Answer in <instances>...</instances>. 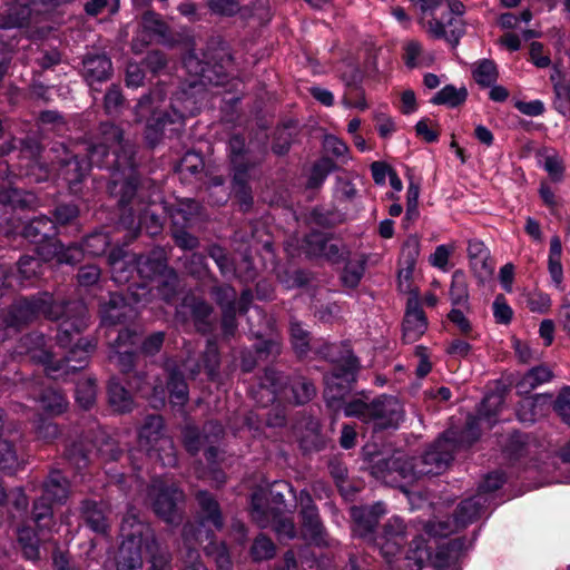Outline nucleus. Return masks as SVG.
<instances>
[{"label": "nucleus", "instance_id": "f257e3e1", "mask_svg": "<svg viewBox=\"0 0 570 570\" xmlns=\"http://www.w3.org/2000/svg\"><path fill=\"white\" fill-rule=\"evenodd\" d=\"M89 161L78 156L66 160L59 176L77 191V185L85 178L90 166L112 169V178L108 186L111 195L119 196L121 206L131 202L137 190L132 146L122 139V131L114 124L105 122L99 128V136L88 147Z\"/></svg>", "mask_w": 570, "mask_h": 570}, {"label": "nucleus", "instance_id": "f03ea898", "mask_svg": "<svg viewBox=\"0 0 570 570\" xmlns=\"http://www.w3.org/2000/svg\"><path fill=\"white\" fill-rule=\"evenodd\" d=\"M40 314L51 320H61L57 341L65 348L88 326V313L82 302L56 303L48 293L39 298L18 301L11 307L6 323L9 327H19Z\"/></svg>", "mask_w": 570, "mask_h": 570}, {"label": "nucleus", "instance_id": "7ed1b4c3", "mask_svg": "<svg viewBox=\"0 0 570 570\" xmlns=\"http://www.w3.org/2000/svg\"><path fill=\"white\" fill-rule=\"evenodd\" d=\"M197 501L199 505L198 527L195 528L194 524H186L184 527L183 537L187 552L184 557L183 570H206L199 561V553L191 547L194 541L203 543L204 540L208 541L204 547L205 551L215 559L217 569L233 570L226 546L212 540V527L215 530H219L223 527V517L218 502L206 491L197 493Z\"/></svg>", "mask_w": 570, "mask_h": 570}, {"label": "nucleus", "instance_id": "20e7f679", "mask_svg": "<svg viewBox=\"0 0 570 570\" xmlns=\"http://www.w3.org/2000/svg\"><path fill=\"white\" fill-rule=\"evenodd\" d=\"M124 540L117 556V570H141L144 553L149 558L153 570H164L169 561L154 538L149 525L136 515H127L121 524Z\"/></svg>", "mask_w": 570, "mask_h": 570}, {"label": "nucleus", "instance_id": "39448f33", "mask_svg": "<svg viewBox=\"0 0 570 570\" xmlns=\"http://www.w3.org/2000/svg\"><path fill=\"white\" fill-rule=\"evenodd\" d=\"M163 100V91L156 90L149 96H144L135 108L136 120L138 122L146 120L147 122V139L150 144H155L157 140V137H150L151 131L158 134L163 131L167 125L175 126L170 131H179L183 127L184 119L188 116H195L199 110L196 101L185 91L177 94L171 100L173 116L159 112L158 106H154Z\"/></svg>", "mask_w": 570, "mask_h": 570}, {"label": "nucleus", "instance_id": "423d86ee", "mask_svg": "<svg viewBox=\"0 0 570 570\" xmlns=\"http://www.w3.org/2000/svg\"><path fill=\"white\" fill-rule=\"evenodd\" d=\"M344 415L357 417L364 423L372 424L375 430L397 428L403 420L404 411L402 404L393 396H380L371 403L362 400L347 402L344 407Z\"/></svg>", "mask_w": 570, "mask_h": 570}, {"label": "nucleus", "instance_id": "0eeeda50", "mask_svg": "<svg viewBox=\"0 0 570 570\" xmlns=\"http://www.w3.org/2000/svg\"><path fill=\"white\" fill-rule=\"evenodd\" d=\"M314 385L302 376H295L289 382L283 374L267 370L261 385V393L266 394L267 401L262 403L266 406L276 400H286L294 404H304L315 395Z\"/></svg>", "mask_w": 570, "mask_h": 570}, {"label": "nucleus", "instance_id": "6e6552de", "mask_svg": "<svg viewBox=\"0 0 570 570\" xmlns=\"http://www.w3.org/2000/svg\"><path fill=\"white\" fill-rule=\"evenodd\" d=\"M94 350L95 344L91 341L79 337L63 360L55 361L53 355L43 348H28V353L32 360L45 366V372L49 377L57 380L70 372L83 368Z\"/></svg>", "mask_w": 570, "mask_h": 570}, {"label": "nucleus", "instance_id": "1a4fd4ad", "mask_svg": "<svg viewBox=\"0 0 570 570\" xmlns=\"http://www.w3.org/2000/svg\"><path fill=\"white\" fill-rule=\"evenodd\" d=\"M109 244L110 239L107 234L95 233L83 240L82 248L76 245L65 248L59 243L50 242L41 247L39 255L46 261L56 258L58 264H75L81 259L83 253L94 256L102 255Z\"/></svg>", "mask_w": 570, "mask_h": 570}, {"label": "nucleus", "instance_id": "9d476101", "mask_svg": "<svg viewBox=\"0 0 570 570\" xmlns=\"http://www.w3.org/2000/svg\"><path fill=\"white\" fill-rule=\"evenodd\" d=\"M438 9H442V17L439 19L433 14L431 18L421 22L428 32L434 38H445L449 42L456 43L459 38L463 35V23L461 16L464 11V6L459 0H445L439 4Z\"/></svg>", "mask_w": 570, "mask_h": 570}, {"label": "nucleus", "instance_id": "9b49d317", "mask_svg": "<svg viewBox=\"0 0 570 570\" xmlns=\"http://www.w3.org/2000/svg\"><path fill=\"white\" fill-rule=\"evenodd\" d=\"M69 495V483L58 471L50 473L48 480L43 483V493L33 504V520L40 531L50 527L52 523V503L62 504Z\"/></svg>", "mask_w": 570, "mask_h": 570}, {"label": "nucleus", "instance_id": "f8f14e48", "mask_svg": "<svg viewBox=\"0 0 570 570\" xmlns=\"http://www.w3.org/2000/svg\"><path fill=\"white\" fill-rule=\"evenodd\" d=\"M485 502L487 498L481 493L462 501L453 520L431 521L425 525L426 533L431 537H448L452 532L473 522L480 515L481 509Z\"/></svg>", "mask_w": 570, "mask_h": 570}, {"label": "nucleus", "instance_id": "ddd939ff", "mask_svg": "<svg viewBox=\"0 0 570 570\" xmlns=\"http://www.w3.org/2000/svg\"><path fill=\"white\" fill-rule=\"evenodd\" d=\"M149 497L154 511L167 523L180 520L177 505L183 501L184 494L174 483L169 484L163 479L154 480L149 488Z\"/></svg>", "mask_w": 570, "mask_h": 570}, {"label": "nucleus", "instance_id": "4468645a", "mask_svg": "<svg viewBox=\"0 0 570 570\" xmlns=\"http://www.w3.org/2000/svg\"><path fill=\"white\" fill-rule=\"evenodd\" d=\"M266 494L263 490L256 491L252 495V518L261 527L273 525L279 539H293L295 537V525L292 519L283 517L278 509H266Z\"/></svg>", "mask_w": 570, "mask_h": 570}, {"label": "nucleus", "instance_id": "2eb2a0df", "mask_svg": "<svg viewBox=\"0 0 570 570\" xmlns=\"http://www.w3.org/2000/svg\"><path fill=\"white\" fill-rule=\"evenodd\" d=\"M454 448V443L446 438L435 441L421 459L422 466L416 463L412 465L413 475L441 473L453 460Z\"/></svg>", "mask_w": 570, "mask_h": 570}, {"label": "nucleus", "instance_id": "dca6fc26", "mask_svg": "<svg viewBox=\"0 0 570 570\" xmlns=\"http://www.w3.org/2000/svg\"><path fill=\"white\" fill-rule=\"evenodd\" d=\"M428 328V320L421 307L419 293L414 292L407 298L403 321V338L406 342L417 341Z\"/></svg>", "mask_w": 570, "mask_h": 570}, {"label": "nucleus", "instance_id": "f3484780", "mask_svg": "<svg viewBox=\"0 0 570 570\" xmlns=\"http://www.w3.org/2000/svg\"><path fill=\"white\" fill-rule=\"evenodd\" d=\"M303 535L316 546L327 544L326 533L309 494L301 493Z\"/></svg>", "mask_w": 570, "mask_h": 570}, {"label": "nucleus", "instance_id": "a211bd4d", "mask_svg": "<svg viewBox=\"0 0 570 570\" xmlns=\"http://www.w3.org/2000/svg\"><path fill=\"white\" fill-rule=\"evenodd\" d=\"M405 529L406 527L400 518H392L385 524L383 534L376 539L375 544L387 562H391V559L404 546L406 541Z\"/></svg>", "mask_w": 570, "mask_h": 570}, {"label": "nucleus", "instance_id": "6ab92c4d", "mask_svg": "<svg viewBox=\"0 0 570 570\" xmlns=\"http://www.w3.org/2000/svg\"><path fill=\"white\" fill-rule=\"evenodd\" d=\"M136 338V334L126 328L118 332L111 345L109 358L116 362L122 372H129L134 365Z\"/></svg>", "mask_w": 570, "mask_h": 570}, {"label": "nucleus", "instance_id": "aec40b11", "mask_svg": "<svg viewBox=\"0 0 570 570\" xmlns=\"http://www.w3.org/2000/svg\"><path fill=\"white\" fill-rule=\"evenodd\" d=\"M35 197L30 193H24L17 188L3 187L0 188V228L9 236L13 230L4 226L9 223L7 207H26L32 204Z\"/></svg>", "mask_w": 570, "mask_h": 570}, {"label": "nucleus", "instance_id": "412c9836", "mask_svg": "<svg viewBox=\"0 0 570 570\" xmlns=\"http://www.w3.org/2000/svg\"><path fill=\"white\" fill-rule=\"evenodd\" d=\"M468 257L471 269L479 278H487L493 272V266L490 262V252L483 242L471 239L468 243Z\"/></svg>", "mask_w": 570, "mask_h": 570}, {"label": "nucleus", "instance_id": "4be33fe9", "mask_svg": "<svg viewBox=\"0 0 570 570\" xmlns=\"http://www.w3.org/2000/svg\"><path fill=\"white\" fill-rule=\"evenodd\" d=\"M223 433V426L216 422H209L205 425L204 435H200L196 429L188 426L184 431V443L187 451L196 453L204 443H214Z\"/></svg>", "mask_w": 570, "mask_h": 570}, {"label": "nucleus", "instance_id": "5701e85b", "mask_svg": "<svg viewBox=\"0 0 570 570\" xmlns=\"http://www.w3.org/2000/svg\"><path fill=\"white\" fill-rule=\"evenodd\" d=\"M223 433V426L216 422H209L205 425L204 435H200L196 429L188 426L184 431V443L187 451L196 453L204 443H214Z\"/></svg>", "mask_w": 570, "mask_h": 570}, {"label": "nucleus", "instance_id": "b1692460", "mask_svg": "<svg viewBox=\"0 0 570 570\" xmlns=\"http://www.w3.org/2000/svg\"><path fill=\"white\" fill-rule=\"evenodd\" d=\"M217 303L223 308V328L226 335H233L236 328L235 323V301L236 292L230 286H219L214 289Z\"/></svg>", "mask_w": 570, "mask_h": 570}, {"label": "nucleus", "instance_id": "393cba45", "mask_svg": "<svg viewBox=\"0 0 570 570\" xmlns=\"http://www.w3.org/2000/svg\"><path fill=\"white\" fill-rule=\"evenodd\" d=\"M111 70V61L106 55L87 56L83 60V76L90 87L106 81Z\"/></svg>", "mask_w": 570, "mask_h": 570}, {"label": "nucleus", "instance_id": "a878e982", "mask_svg": "<svg viewBox=\"0 0 570 570\" xmlns=\"http://www.w3.org/2000/svg\"><path fill=\"white\" fill-rule=\"evenodd\" d=\"M551 405V395L537 394L521 401L517 415L523 423H533L540 416L546 414V411Z\"/></svg>", "mask_w": 570, "mask_h": 570}, {"label": "nucleus", "instance_id": "bb28decb", "mask_svg": "<svg viewBox=\"0 0 570 570\" xmlns=\"http://www.w3.org/2000/svg\"><path fill=\"white\" fill-rule=\"evenodd\" d=\"M136 267L139 275L144 278H154L163 275L167 278L166 284L175 286L177 283V275L173 269H169L160 258H153L150 256H139L136 259Z\"/></svg>", "mask_w": 570, "mask_h": 570}, {"label": "nucleus", "instance_id": "cd10ccee", "mask_svg": "<svg viewBox=\"0 0 570 570\" xmlns=\"http://www.w3.org/2000/svg\"><path fill=\"white\" fill-rule=\"evenodd\" d=\"M164 421L159 415H150L146 419L144 425L139 431V445L151 453L155 445L163 442V439H168L163 433Z\"/></svg>", "mask_w": 570, "mask_h": 570}, {"label": "nucleus", "instance_id": "c85d7f7f", "mask_svg": "<svg viewBox=\"0 0 570 570\" xmlns=\"http://www.w3.org/2000/svg\"><path fill=\"white\" fill-rule=\"evenodd\" d=\"M403 60L407 68H425L433 65L435 56L425 50L417 40L411 39L404 42Z\"/></svg>", "mask_w": 570, "mask_h": 570}, {"label": "nucleus", "instance_id": "c756f323", "mask_svg": "<svg viewBox=\"0 0 570 570\" xmlns=\"http://www.w3.org/2000/svg\"><path fill=\"white\" fill-rule=\"evenodd\" d=\"M421 244L420 238L416 235H410L401 250V263L404 266L399 273L400 286H402V278L407 281L414 269L415 263L420 256Z\"/></svg>", "mask_w": 570, "mask_h": 570}, {"label": "nucleus", "instance_id": "7c9ffc66", "mask_svg": "<svg viewBox=\"0 0 570 570\" xmlns=\"http://www.w3.org/2000/svg\"><path fill=\"white\" fill-rule=\"evenodd\" d=\"M338 365L335 367L332 377L326 379L327 389L331 390L334 380H340L345 384H350L355 379V373L358 367L357 360L353 356L350 350L344 351V355L340 360H332Z\"/></svg>", "mask_w": 570, "mask_h": 570}, {"label": "nucleus", "instance_id": "2f4dec72", "mask_svg": "<svg viewBox=\"0 0 570 570\" xmlns=\"http://www.w3.org/2000/svg\"><path fill=\"white\" fill-rule=\"evenodd\" d=\"M81 514L87 525L97 533H106L108 520L106 508L101 503L85 501L81 508Z\"/></svg>", "mask_w": 570, "mask_h": 570}, {"label": "nucleus", "instance_id": "473e14b6", "mask_svg": "<svg viewBox=\"0 0 570 570\" xmlns=\"http://www.w3.org/2000/svg\"><path fill=\"white\" fill-rule=\"evenodd\" d=\"M166 370L168 372L167 390L170 403L173 405H184L188 400V387L181 372L171 366L170 363H167Z\"/></svg>", "mask_w": 570, "mask_h": 570}, {"label": "nucleus", "instance_id": "72a5a7b5", "mask_svg": "<svg viewBox=\"0 0 570 570\" xmlns=\"http://www.w3.org/2000/svg\"><path fill=\"white\" fill-rule=\"evenodd\" d=\"M554 88V108L562 115L570 112V86L566 81V76L554 67L550 76Z\"/></svg>", "mask_w": 570, "mask_h": 570}, {"label": "nucleus", "instance_id": "f704fd0d", "mask_svg": "<svg viewBox=\"0 0 570 570\" xmlns=\"http://www.w3.org/2000/svg\"><path fill=\"white\" fill-rule=\"evenodd\" d=\"M131 313V306L121 295L115 293L110 295L109 303L104 308L102 322L110 324L121 323L129 317Z\"/></svg>", "mask_w": 570, "mask_h": 570}, {"label": "nucleus", "instance_id": "c9c22d12", "mask_svg": "<svg viewBox=\"0 0 570 570\" xmlns=\"http://www.w3.org/2000/svg\"><path fill=\"white\" fill-rule=\"evenodd\" d=\"M306 250L312 256H323L330 261H335L340 253L338 246L320 233H313L306 237Z\"/></svg>", "mask_w": 570, "mask_h": 570}, {"label": "nucleus", "instance_id": "e433bc0d", "mask_svg": "<svg viewBox=\"0 0 570 570\" xmlns=\"http://www.w3.org/2000/svg\"><path fill=\"white\" fill-rule=\"evenodd\" d=\"M552 379V372L544 365L535 366L529 370L518 382L519 394H528L539 385L549 382Z\"/></svg>", "mask_w": 570, "mask_h": 570}, {"label": "nucleus", "instance_id": "4c0bfd02", "mask_svg": "<svg viewBox=\"0 0 570 570\" xmlns=\"http://www.w3.org/2000/svg\"><path fill=\"white\" fill-rule=\"evenodd\" d=\"M352 518L365 531H372L381 515L385 513V507L382 502H377L372 507L352 508Z\"/></svg>", "mask_w": 570, "mask_h": 570}, {"label": "nucleus", "instance_id": "58836bf2", "mask_svg": "<svg viewBox=\"0 0 570 570\" xmlns=\"http://www.w3.org/2000/svg\"><path fill=\"white\" fill-rule=\"evenodd\" d=\"M109 403L111 407L119 413H126L132 410V399L127 390L115 379L108 385Z\"/></svg>", "mask_w": 570, "mask_h": 570}, {"label": "nucleus", "instance_id": "ea45409f", "mask_svg": "<svg viewBox=\"0 0 570 570\" xmlns=\"http://www.w3.org/2000/svg\"><path fill=\"white\" fill-rule=\"evenodd\" d=\"M53 224L47 217H38L22 227V236L33 243H39L50 237Z\"/></svg>", "mask_w": 570, "mask_h": 570}, {"label": "nucleus", "instance_id": "a19ab883", "mask_svg": "<svg viewBox=\"0 0 570 570\" xmlns=\"http://www.w3.org/2000/svg\"><path fill=\"white\" fill-rule=\"evenodd\" d=\"M561 242L558 236L551 238L549 253V273L557 287L562 286L563 271L561 265Z\"/></svg>", "mask_w": 570, "mask_h": 570}, {"label": "nucleus", "instance_id": "79ce46f5", "mask_svg": "<svg viewBox=\"0 0 570 570\" xmlns=\"http://www.w3.org/2000/svg\"><path fill=\"white\" fill-rule=\"evenodd\" d=\"M449 295L453 305H465L469 302L468 279L462 271L452 274Z\"/></svg>", "mask_w": 570, "mask_h": 570}, {"label": "nucleus", "instance_id": "37998d69", "mask_svg": "<svg viewBox=\"0 0 570 570\" xmlns=\"http://www.w3.org/2000/svg\"><path fill=\"white\" fill-rule=\"evenodd\" d=\"M229 149L232 163L235 167L234 180L243 184L245 180L246 167L243 164V153L245 150V141L238 136H234L229 140Z\"/></svg>", "mask_w": 570, "mask_h": 570}, {"label": "nucleus", "instance_id": "c03bdc74", "mask_svg": "<svg viewBox=\"0 0 570 570\" xmlns=\"http://www.w3.org/2000/svg\"><path fill=\"white\" fill-rule=\"evenodd\" d=\"M465 88H455L454 86L448 85L438 91L431 99L434 105H448L450 107H456L466 99Z\"/></svg>", "mask_w": 570, "mask_h": 570}, {"label": "nucleus", "instance_id": "a18cd8bd", "mask_svg": "<svg viewBox=\"0 0 570 570\" xmlns=\"http://www.w3.org/2000/svg\"><path fill=\"white\" fill-rule=\"evenodd\" d=\"M472 72L475 81L483 87L493 85L498 79L497 66L489 59L475 62Z\"/></svg>", "mask_w": 570, "mask_h": 570}, {"label": "nucleus", "instance_id": "49530a36", "mask_svg": "<svg viewBox=\"0 0 570 570\" xmlns=\"http://www.w3.org/2000/svg\"><path fill=\"white\" fill-rule=\"evenodd\" d=\"M40 403L42 409L49 414H60L68 405L65 395L53 389H47L42 393Z\"/></svg>", "mask_w": 570, "mask_h": 570}, {"label": "nucleus", "instance_id": "de8ad7c7", "mask_svg": "<svg viewBox=\"0 0 570 570\" xmlns=\"http://www.w3.org/2000/svg\"><path fill=\"white\" fill-rule=\"evenodd\" d=\"M18 541L22 548L23 554L29 560H37L39 558V538L29 528H21L18 531Z\"/></svg>", "mask_w": 570, "mask_h": 570}, {"label": "nucleus", "instance_id": "09e8293b", "mask_svg": "<svg viewBox=\"0 0 570 570\" xmlns=\"http://www.w3.org/2000/svg\"><path fill=\"white\" fill-rule=\"evenodd\" d=\"M96 400V384L92 379H81L76 387V401L83 407L89 409Z\"/></svg>", "mask_w": 570, "mask_h": 570}, {"label": "nucleus", "instance_id": "8fccbe9b", "mask_svg": "<svg viewBox=\"0 0 570 570\" xmlns=\"http://www.w3.org/2000/svg\"><path fill=\"white\" fill-rule=\"evenodd\" d=\"M335 169V164L330 158L320 159L312 168L307 186L316 188L323 184L330 173Z\"/></svg>", "mask_w": 570, "mask_h": 570}, {"label": "nucleus", "instance_id": "3c124183", "mask_svg": "<svg viewBox=\"0 0 570 570\" xmlns=\"http://www.w3.org/2000/svg\"><path fill=\"white\" fill-rule=\"evenodd\" d=\"M22 461L17 455L13 445L7 440L0 442V468L9 473L17 471Z\"/></svg>", "mask_w": 570, "mask_h": 570}, {"label": "nucleus", "instance_id": "603ef678", "mask_svg": "<svg viewBox=\"0 0 570 570\" xmlns=\"http://www.w3.org/2000/svg\"><path fill=\"white\" fill-rule=\"evenodd\" d=\"M149 455H155L164 466H174L177 463L175 446L171 439H163V442L155 445Z\"/></svg>", "mask_w": 570, "mask_h": 570}, {"label": "nucleus", "instance_id": "864d4df0", "mask_svg": "<svg viewBox=\"0 0 570 570\" xmlns=\"http://www.w3.org/2000/svg\"><path fill=\"white\" fill-rule=\"evenodd\" d=\"M275 544L264 534H259L250 549V554L255 561L267 560L275 554Z\"/></svg>", "mask_w": 570, "mask_h": 570}, {"label": "nucleus", "instance_id": "5fc2aeb1", "mask_svg": "<svg viewBox=\"0 0 570 570\" xmlns=\"http://www.w3.org/2000/svg\"><path fill=\"white\" fill-rule=\"evenodd\" d=\"M323 146L327 154L336 157L342 164H346L348 161L350 149L342 139L332 135L325 136Z\"/></svg>", "mask_w": 570, "mask_h": 570}, {"label": "nucleus", "instance_id": "6e6d98bb", "mask_svg": "<svg viewBox=\"0 0 570 570\" xmlns=\"http://www.w3.org/2000/svg\"><path fill=\"white\" fill-rule=\"evenodd\" d=\"M141 24L146 31L158 38H165L168 27L161 17L153 11L142 16Z\"/></svg>", "mask_w": 570, "mask_h": 570}, {"label": "nucleus", "instance_id": "4d7b16f0", "mask_svg": "<svg viewBox=\"0 0 570 570\" xmlns=\"http://www.w3.org/2000/svg\"><path fill=\"white\" fill-rule=\"evenodd\" d=\"M127 256H128L127 253L121 248L112 250L109 255L108 259H109V264L111 266L112 278L117 283H121V282H125L128 279V276L125 274L126 273L125 258H127Z\"/></svg>", "mask_w": 570, "mask_h": 570}, {"label": "nucleus", "instance_id": "13d9d810", "mask_svg": "<svg viewBox=\"0 0 570 570\" xmlns=\"http://www.w3.org/2000/svg\"><path fill=\"white\" fill-rule=\"evenodd\" d=\"M292 344L298 354H305L308 350L309 334L298 322L291 323Z\"/></svg>", "mask_w": 570, "mask_h": 570}, {"label": "nucleus", "instance_id": "bf43d9fd", "mask_svg": "<svg viewBox=\"0 0 570 570\" xmlns=\"http://www.w3.org/2000/svg\"><path fill=\"white\" fill-rule=\"evenodd\" d=\"M364 263L361 261H351L346 264L343 274H342V281L345 286L347 287H355L363 274H364Z\"/></svg>", "mask_w": 570, "mask_h": 570}, {"label": "nucleus", "instance_id": "052dcab7", "mask_svg": "<svg viewBox=\"0 0 570 570\" xmlns=\"http://www.w3.org/2000/svg\"><path fill=\"white\" fill-rule=\"evenodd\" d=\"M502 396L499 394H491L485 396L480 410V420L487 421V423L491 425L492 417L499 413V407L502 405Z\"/></svg>", "mask_w": 570, "mask_h": 570}, {"label": "nucleus", "instance_id": "680f3d73", "mask_svg": "<svg viewBox=\"0 0 570 570\" xmlns=\"http://www.w3.org/2000/svg\"><path fill=\"white\" fill-rule=\"evenodd\" d=\"M41 266L40 258L31 256L21 257L18 263V272L21 279L29 281L41 274Z\"/></svg>", "mask_w": 570, "mask_h": 570}, {"label": "nucleus", "instance_id": "e2e57ef3", "mask_svg": "<svg viewBox=\"0 0 570 570\" xmlns=\"http://www.w3.org/2000/svg\"><path fill=\"white\" fill-rule=\"evenodd\" d=\"M107 9L110 14H114L119 9V0H90L85 4V11L89 16H98Z\"/></svg>", "mask_w": 570, "mask_h": 570}, {"label": "nucleus", "instance_id": "0e129e2a", "mask_svg": "<svg viewBox=\"0 0 570 570\" xmlns=\"http://www.w3.org/2000/svg\"><path fill=\"white\" fill-rule=\"evenodd\" d=\"M513 312L508 305L503 295H498L493 302V316L497 323L509 324L512 320Z\"/></svg>", "mask_w": 570, "mask_h": 570}, {"label": "nucleus", "instance_id": "69168bd1", "mask_svg": "<svg viewBox=\"0 0 570 570\" xmlns=\"http://www.w3.org/2000/svg\"><path fill=\"white\" fill-rule=\"evenodd\" d=\"M551 304L550 297L541 292H532L527 295V306L531 312L544 313Z\"/></svg>", "mask_w": 570, "mask_h": 570}, {"label": "nucleus", "instance_id": "338daca9", "mask_svg": "<svg viewBox=\"0 0 570 570\" xmlns=\"http://www.w3.org/2000/svg\"><path fill=\"white\" fill-rule=\"evenodd\" d=\"M452 252H453L452 246L439 245L435 248L434 253L430 255L429 262L432 266H434L439 269H442V271H446L448 264H449V258H450V255L452 254Z\"/></svg>", "mask_w": 570, "mask_h": 570}, {"label": "nucleus", "instance_id": "774afa93", "mask_svg": "<svg viewBox=\"0 0 570 570\" xmlns=\"http://www.w3.org/2000/svg\"><path fill=\"white\" fill-rule=\"evenodd\" d=\"M124 102L118 87L112 86L105 95V110L108 115H116Z\"/></svg>", "mask_w": 570, "mask_h": 570}]
</instances>
